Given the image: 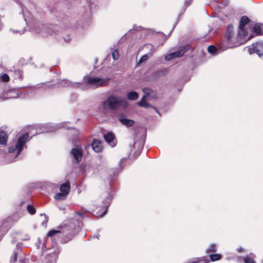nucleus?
Listing matches in <instances>:
<instances>
[{"label":"nucleus","mask_w":263,"mask_h":263,"mask_svg":"<svg viewBox=\"0 0 263 263\" xmlns=\"http://www.w3.org/2000/svg\"><path fill=\"white\" fill-rule=\"evenodd\" d=\"M111 200L112 197L110 195H108L103 201V205L102 208L103 211L101 212V213L99 214L97 216L102 217L105 215L107 211V209L110 204Z\"/></svg>","instance_id":"9"},{"label":"nucleus","mask_w":263,"mask_h":263,"mask_svg":"<svg viewBox=\"0 0 263 263\" xmlns=\"http://www.w3.org/2000/svg\"><path fill=\"white\" fill-rule=\"evenodd\" d=\"M211 261H215L221 259V255L219 254H212L209 255Z\"/></svg>","instance_id":"22"},{"label":"nucleus","mask_w":263,"mask_h":263,"mask_svg":"<svg viewBox=\"0 0 263 263\" xmlns=\"http://www.w3.org/2000/svg\"><path fill=\"white\" fill-rule=\"evenodd\" d=\"M27 210L28 212L32 215L35 214L36 212L34 206L30 204L27 205Z\"/></svg>","instance_id":"27"},{"label":"nucleus","mask_w":263,"mask_h":263,"mask_svg":"<svg viewBox=\"0 0 263 263\" xmlns=\"http://www.w3.org/2000/svg\"><path fill=\"white\" fill-rule=\"evenodd\" d=\"M149 57L151 56L149 55L147 53L142 55L141 58L140 59L139 61H138V64H140L146 61Z\"/></svg>","instance_id":"26"},{"label":"nucleus","mask_w":263,"mask_h":263,"mask_svg":"<svg viewBox=\"0 0 263 263\" xmlns=\"http://www.w3.org/2000/svg\"><path fill=\"white\" fill-rule=\"evenodd\" d=\"M208 51L209 53L214 54L216 52L217 48H216L215 46H214L213 45H210L208 47Z\"/></svg>","instance_id":"28"},{"label":"nucleus","mask_w":263,"mask_h":263,"mask_svg":"<svg viewBox=\"0 0 263 263\" xmlns=\"http://www.w3.org/2000/svg\"><path fill=\"white\" fill-rule=\"evenodd\" d=\"M70 189V185L69 182H66L62 183L60 187V191L68 195Z\"/></svg>","instance_id":"14"},{"label":"nucleus","mask_w":263,"mask_h":263,"mask_svg":"<svg viewBox=\"0 0 263 263\" xmlns=\"http://www.w3.org/2000/svg\"><path fill=\"white\" fill-rule=\"evenodd\" d=\"M184 52V50H180L176 52L171 53L165 57V59L167 61H170L176 58L181 57L183 56Z\"/></svg>","instance_id":"11"},{"label":"nucleus","mask_w":263,"mask_h":263,"mask_svg":"<svg viewBox=\"0 0 263 263\" xmlns=\"http://www.w3.org/2000/svg\"><path fill=\"white\" fill-rule=\"evenodd\" d=\"M138 93L136 91H130L127 93V97L128 100L134 101L138 98Z\"/></svg>","instance_id":"19"},{"label":"nucleus","mask_w":263,"mask_h":263,"mask_svg":"<svg viewBox=\"0 0 263 263\" xmlns=\"http://www.w3.org/2000/svg\"><path fill=\"white\" fill-rule=\"evenodd\" d=\"M8 135L7 133L4 130L0 131V144H6L8 141Z\"/></svg>","instance_id":"16"},{"label":"nucleus","mask_w":263,"mask_h":263,"mask_svg":"<svg viewBox=\"0 0 263 263\" xmlns=\"http://www.w3.org/2000/svg\"><path fill=\"white\" fill-rule=\"evenodd\" d=\"M251 54L256 53L259 57L263 55V42H257L249 48Z\"/></svg>","instance_id":"6"},{"label":"nucleus","mask_w":263,"mask_h":263,"mask_svg":"<svg viewBox=\"0 0 263 263\" xmlns=\"http://www.w3.org/2000/svg\"><path fill=\"white\" fill-rule=\"evenodd\" d=\"M76 222L79 224L81 223L80 221L74 219L67 220L62 227L61 230H51L47 233V237L52 238L60 234H62V236L65 237L66 240H70L75 235L77 232Z\"/></svg>","instance_id":"1"},{"label":"nucleus","mask_w":263,"mask_h":263,"mask_svg":"<svg viewBox=\"0 0 263 263\" xmlns=\"http://www.w3.org/2000/svg\"><path fill=\"white\" fill-rule=\"evenodd\" d=\"M79 214L80 215H82V214L81 213H79Z\"/></svg>","instance_id":"38"},{"label":"nucleus","mask_w":263,"mask_h":263,"mask_svg":"<svg viewBox=\"0 0 263 263\" xmlns=\"http://www.w3.org/2000/svg\"><path fill=\"white\" fill-rule=\"evenodd\" d=\"M92 149L96 153L101 152L103 149L101 141L97 139H94L91 143Z\"/></svg>","instance_id":"12"},{"label":"nucleus","mask_w":263,"mask_h":263,"mask_svg":"<svg viewBox=\"0 0 263 263\" xmlns=\"http://www.w3.org/2000/svg\"><path fill=\"white\" fill-rule=\"evenodd\" d=\"M70 154L73 158L79 163L82 160L83 152L81 149L73 148L70 151Z\"/></svg>","instance_id":"10"},{"label":"nucleus","mask_w":263,"mask_h":263,"mask_svg":"<svg viewBox=\"0 0 263 263\" xmlns=\"http://www.w3.org/2000/svg\"><path fill=\"white\" fill-rule=\"evenodd\" d=\"M10 81L9 76L6 73L0 74V81L4 83L8 82Z\"/></svg>","instance_id":"23"},{"label":"nucleus","mask_w":263,"mask_h":263,"mask_svg":"<svg viewBox=\"0 0 263 263\" xmlns=\"http://www.w3.org/2000/svg\"><path fill=\"white\" fill-rule=\"evenodd\" d=\"M15 149H16L15 147L10 146L8 148V151L10 153L14 152Z\"/></svg>","instance_id":"35"},{"label":"nucleus","mask_w":263,"mask_h":263,"mask_svg":"<svg viewBox=\"0 0 263 263\" xmlns=\"http://www.w3.org/2000/svg\"><path fill=\"white\" fill-rule=\"evenodd\" d=\"M243 260L245 263H256L254 260L249 256H246Z\"/></svg>","instance_id":"29"},{"label":"nucleus","mask_w":263,"mask_h":263,"mask_svg":"<svg viewBox=\"0 0 263 263\" xmlns=\"http://www.w3.org/2000/svg\"><path fill=\"white\" fill-rule=\"evenodd\" d=\"M192 263H197V262H195V261H194V262H192Z\"/></svg>","instance_id":"39"},{"label":"nucleus","mask_w":263,"mask_h":263,"mask_svg":"<svg viewBox=\"0 0 263 263\" xmlns=\"http://www.w3.org/2000/svg\"><path fill=\"white\" fill-rule=\"evenodd\" d=\"M250 22V20L247 16H243L241 17L239 25V35H245L247 37L248 32L245 29V26Z\"/></svg>","instance_id":"7"},{"label":"nucleus","mask_w":263,"mask_h":263,"mask_svg":"<svg viewBox=\"0 0 263 263\" xmlns=\"http://www.w3.org/2000/svg\"><path fill=\"white\" fill-rule=\"evenodd\" d=\"M145 48L148 50L147 54L152 56L156 51V49L151 44H147L145 45Z\"/></svg>","instance_id":"18"},{"label":"nucleus","mask_w":263,"mask_h":263,"mask_svg":"<svg viewBox=\"0 0 263 263\" xmlns=\"http://www.w3.org/2000/svg\"><path fill=\"white\" fill-rule=\"evenodd\" d=\"M42 252L45 254V263H55L60 253V248L57 245L51 248H47L45 243L42 246Z\"/></svg>","instance_id":"3"},{"label":"nucleus","mask_w":263,"mask_h":263,"mask_svg":"<svg viewBox=\"0 0 263 263\" xmlns=\"http://www.w3.org/2000/svg\"><path fill=\"white\" fill-rule=\"evenodd\" d=\"M192 0H186L184 3V11L185 10L186 8L190 6L192 3Z\"/></svg>","instance_id":"34"},{"label":"nucleus","mask_w":263,"mask_h":263,"mask_svg":"<svg viewBox=\"0 0 263 263\" xmlns=\"http://www.w3.org/2000/svg\"><path fill=\"white\" fill-rule=\"evenodd\" d=\"M29 138V134L26 133L22 135L18 139L15 144V148L17 151V155H19L22 151L23 146Z\"/></svg>","instance_id":"8"},{"label":"nucleus","mask_w":263,"mask_h":263,"mask_svg":"<svg viewBox=\"0 0 263 263\" xmlns=\"http://www.w3.org/2000/svg\"><path fill=\"white\" fill-rule=\"evenodd\" d=\"M112 59L114 60H117L119 59V55L118 51L117 50H115L112 52Z\"/></svg>","instance_id":"30"},{"label":"nucleus","mask_w":263,"mask_h":263,"mask_svg":"<svg viewBox=\"0 0 263 263\" xmlns=\"http://www.w3.org/2000/svg\"><path fill=\"white\" fill-rule=\"evenodd\" d=\"M18 263H25V259L24 257L21 258L19 260Z\"/></svg>","instance_id":"36"},{"label":"nucleus","mask_w":263,"mask_h":263,"mask_svg":"<svg viewBox=\"0 0 263 263\" xmlns=\"http://www.w3.org/2000/svg\"><path fill=\"white\" fill-rule=\"evenodd\" d=\"M217 251V246L216 244L212 243L210 246L209 248L206 250V252L207 253H215Z\"/></svg>","instance_id":"24"},{"label":"nucleus","mask_w":263,"mask_h":263,"mask_svg":"<svg viewBox=\"0 0 263 263\" xmlns=\"http://www.w3.org/2000/svg\"><path fill=\"white\" fill-rule=\"evenodd\" d=\"M67 195L63 192L58 193L55 194L54 198L57 200H64L67 198Z\"/></svg>","instance_id":"20"},{"label":"nucleus","mask_w":263,"mask_h":263,"mask_svg":"<svg viewBox=\"0 0 263 263\" xmlns=\"http://www.w3.org/2000/svg\"><path fill=\"white\" fill-rule=\"evenodd\" d=\"M209 260L208 259V258L205 257H203V258L202 259H200L198 260H197L196 261H195V262H197V263H209Z\"/></svg>","instance_id":"31"},{"label":"nucleus","mask_w":263,"mask_h":263,"mask_svg":"<svg viewBox=\"0 0 263 263\" xmlns=\"http://www.w3.org/2000/svg\"><path fill=\"white\" fill-rule=\"evenodd\" d=\"M119 120L123 125L127 127H132L135 123L134 120L125 118L123 115L120 116Z\"/></svg>","instance_id":"13"},{"label":"nucleus","mask_w":263,"mask_h":263,"mask_svg":"<svg viewBox=\"0 0 263 263\" xmlns=\"http://www.w3.org/2000/svg\"><path fill=\"white\" fill-rule=\"evenodd\" d=\"M233 30L234 27L232 25H228L224 34L225 46L227 48H232L244 44L247 41L251 39L253 37L252 35H251L247 39V36L245 35H239V31L237 36H235Z\"/></svg>","instance_id":"2"},{"label":"nucleus","mask_w":263,"mask_h":263,"mask_svg":"<svg viewBox=\"0 0 263 263\" xmlns=\"http://www.w3.org/2000/svg\"><path fill=\"white\" fill-rule=\"evenodd\" d=\"M164 74V71L162 70H158L156 72H155L153 73V77L155 78L158 79L161 76H163Z\"/></svg>","instance_id":"25"},{"label":"nucleus","mask_w":263,"mask_h":263,"mask_svg":"<svg viewBox=\"0 0 263 263\" xmlns=\"http://www.w3.org/2000/svg\"><path fill=\"white\" fill-rule=\"evenodd\" d=\"M145 96H144L142 97L141 100L138 102V105L141 107H144L145 108L152 107L154 108L156 111L157 112L159 113V111L156 107L152 106L151 105L145 102Z\"/></svg>","instance_id":"15"},{"label":"nucleus","mask_w":263,"mask_h":263,"mask_svg":"<svg viewBox=\"0 0 263 263\" xmlns=\"http://www.w3.org/2000/svg\"><path fill=\"white\" fill-rule=\"evenodd\" d=\"M104 138L107 143H111V142L114 140L115 136L112 133L108 132L104 135Z\"/></svg>","instance_id":"17"},{"label":"nucleus","mask_w":263,"mask_h":263,"mask_svg":"<svg viewBox=\"0 0 263 263\" xmlns=\"http://www.w3.org/2000/svg\"><path fill=\"white\" fill-rule=\"evenodd\" d=\"M152 91L151 88H144L143 89V91L146 95V96H148L150 94V92Z\"/></svg>","instance_id":"33"},{"label":"nucleus","mask_w":263,"mask_h":263,"mask_svg":"<svg viewBox=\"0 0 263 263\" xmlns=\"http://www.w3.org/2000/svg\"><path fill=\"white\" fill-rule=\"evenodd\" d=\"M123 102V99L120 97L114 95L109 96L107 99L104 101L103 106L105 108L106 106L111 110H115L118 108Z\"/></svg>","instance_id":"4"},{"label":"nucleus","mask_w":263,"mask_h":263,"mask_svg":"<svg viewBox=\"0 0 263 263\" xmlns=\"http://www.w3.org/2000/svg\"><path fill=\"white\" fill-rule=\"evenodd\" d=\"M17 252L16 251H14L13 252V255L11 257V260L15 262L17 261Z\"/></svg>","instance_id":"32"},{"label":"nucleus","mask_w":263,"mask_h":263,"mask_svg":"<svg viewBox=\"0 0 263 263\" xmlns=\"http://www.w3.org/2000/svg\"><path fill=\"white\" fill-rule=\"evenodd\" d=\"M253 31L255 33L256 35H260L262 34V30L260 26L256 25L253 27Z\"/></svg>","instance_id":"21"},{"label":"nucleus","mask_w":263,"mask_h":263,"mask_svg":"<svg viewBox=\"0 0 263 263\" xmlns=\"http://www.w3.org/2000/svg\"><path fill=\"white\" fill-rule=\"evenodd\" d=\"M79 227V225H77V226H76V227ZM77 231L78 230V228H77Z\"/></svg>","instance_id":"37"},{"label":"nucleus","mask_w":263,"mask_h":263,"mask_svg":"<svg viewBox=\"0 0 263 263\" xmlns=\"http://www.w3.org/2000/svg\"><path fill=\"white\" fill-rule=\"evenodd\" d=\"M109 80V79H102L97 77H91L85 76L84 77V83L91 87H99L103 85Z\"/></svg>","instance_id":"5"}]
</instances>
